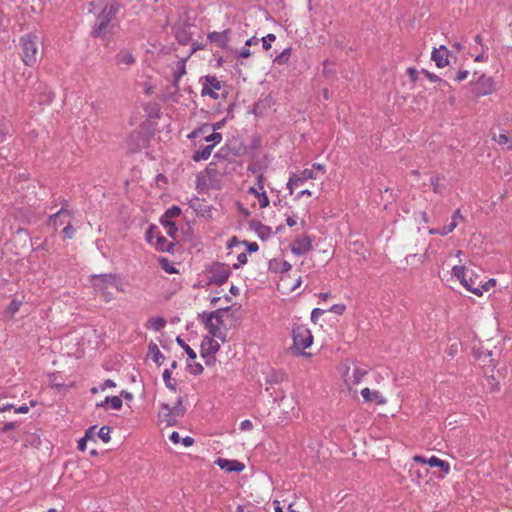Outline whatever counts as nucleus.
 <instances>
[{"instance_id":"obj_15","label":"nucleus","mask_w":512,"mask_h":512,"mask_svg":"<svg viewBox=\"0 0 512 512\" xmlns=\"http://www.w3.org/2000/svg\"><path fill=\"white\" fill-rule=\"evenodd\" d=\"M122 5L117 0H108L102 11L99 13L101 16H105L109 21H113L116 15L119 13Z\"/></svg>"},{"instance_id":"obj_5","label":"nucleus","mask_w":512,"mask_h":512,"mask_svg":"<svg viewBox=\"0 0 512 512\" xmlns=\"http://www.w3.org/2000/svg\"><path fill=\"white\" fill-rule=\"evenodd\" d=\"M228 310L229 307H226L217 309L211 313H203L201 316L202 322L213 337H219L220 326L223 324L222 314Z\"/></svg>"},{"instance_id":"obj_14","label":"nucleus","mask_w":512,"mask_h":512,"mask_svg":"<svg viewBox=\"0 0 512 512\" xmlns=\"http://www.w3.org/2000/svg\"><path fill=\"white\" fill-rule=\"evenodd\" d=\"M448 55V49L444 45H441L439 48L433 49L431 59L435 62L438 68H444L449 64Z\"/></svg>"},{"instance_id":"obj_61","label":"nucleus","mask_w":512,"mask_h":512,"mask_svg":"<svg viewBox=\"0 0 512 512\" xmlns=\"http://www.w3.org/2000/svg\"><path fill=\"white\" fill-rule=\"evenodd\" d=\"M291 269H292V265L287 261H283L280 265L279 271L281 273H285V272L290 271Z\"/></svg>"},{"instance_id":"obj_12","label":"nucleus","mask_w":512,"mask_h":512,"mask_svg":"<svg viewBox=\"0 0 512 512\" xmlns=\"http://www.w3.org/2000/svg\"><path fill=\"white\" fill-rule=\"evenodd\" d=\"M312 248V240L304 235L296 238L291 246V252L296 256H301L309 252Z\"/></svg>"},{"instance_id":"obj_43","label":"nucleus","mask_w":512,"mask_h":512,"mask_svg":"<svg viewBox=\"0 0 512 512\" xmlns=\"http://www.w3.org/2000/svg\"><path fill=\"white\" fill-rule=\"evenodd\" d=\"M221 140H222V134L218 133V132H213L210 135L205 137V141L206 142H212L213 143L212 145H214V146L216 144L220 143Z\"/></svg>"},{"instance_id":"obj_26","label":"nucleus","mask_w":512,"mask_h":512,"mask_svg":"<svg viewBox=\"0 0 512 512\" xmlns=\"http://www.w3.org/2000/svg\"><path fill=\"white\" fill-rule=\"evenodd\" d=\"M107 404H109L112 409L119 410L122 408L123 402L119 396H107L104 401L97 403V407H104Z\"/></svg>"},{"instance_id":"obj_53","label":"nucleus","mask_w":512,"mask_h":512,"mask_svg":"<svg viewBox=\"0 0 512 512\" xmlns=\"http://www.w3.org/2000/svg\"><path fill=\"white\" fill-rule=\"evenodd\" d=\"M247 255L245 253H240L238 256H237V261L238 263L234 264L233 267L235 269H238L240 266L244 265L247 263Z\"/></svg>"},{"instance_id":"obj_36","label":"nucleus","mask_w":512,"mask_h":512,"mask_svg":"<svg viewBox=\"0 0 512 512\" xmlns=\"http://www.w3.org/2000/svg\"><path fill=\"white\" fill-rule=\"evenodd\" d=\"M291 56V48L284 49L274 60L277 64H286Z\"/></svg>"},{"instance_id":"obj_34","label":"nucleus","mask_w":512,"mask_h":512,"mask_svg":"<svg viewBox=\"0 0 512 512\" xmlns=\"http://www.w3.org/2000/svg\"><path fill=\"white\" fill-rule=\"evenodd\" d=\"M175 37L182 45H187L189 41L191 40L190 34L184 30V29H176L175 30Z\"/></svg>"},{"instance_id":"obj_21","label":"nucleus","mask_w":512,"mask_h":512,"mask_svg":"<svg viewBox=\"0 0 512 512\" xmlns=\"http://www.w3.org/2000/svg\"><path fill=\"white\" fill-rule=\"evenodd\" d=\"M429 471L426 467H416L414 465H411L409 469V477L413 482L420 483L422 479L427 477Z\"/></svg>"},{"instance_id":"obj_27","label":"nucleus","mask_w":512,"mask_h":512,"mask_svg":"<svg viewBox=\"0 0 512 512\" xmlns=\"http://www.w3.org/2000/svg\"><path fill=\"white\" fill-rule=\"evenodd\" d=\"M213 148H214V145H207V146L203 147L202 149L197 150L193 154L192 159L196 162L207 160L210 157Z\"/></svg>"},{"instance_id":"obj_16","label":"nucleus","mask_w":512,"mask_h":512,"mask_svg":"<svg viewBox=\"0 0 512 512\" xmlns=\"http://www.w3.org/2000/svg\"><path fill=\"white\" fill-rule=\"evenodd\" d=\"M215 463L226 472H241L245 465L238 460L218 458Z\"/></svg>"},{"instance_id":"obj_10","label":"nucleus","mask_w":512,"mask_h":512,"mask_svg":"<svg viewBox=\"0 0 512 512\" xmlns=\"http://www.w3.org/2000/svg\"><path fill=\"white\" fill-rule=\"evenodd\" d=\"M221 88L222 83L216 76L207 75L204 77L201 94L202 96L209 95L212 99L217 100L219 98L217 91Z\"/></svg>"},{"instance_id":"obj_3","label":"nucleus","mask_w":512,"mask_h":512,"mask_svg":"<svg viewBox=\"0 0 512 512\" xmlns=\"http://www.w3.org/2000/svg\"><path fill=\"white\" fill-rule=\"evenodd\" d=\"M291 334L294 349L304 355L303 351L309 348L313 343V335L310 329L304 324L293 323Z\"/></svg>"},{"instance_id":"obj_24","label":"nucleus","mask_w":512,"mask_h":512,"mask_svg":"<svg viewBox=\"0 0 512 512\" xmlns=\"http://www.w3.org/2000/svg\"><path fill=\"white\" fill-rule=\"evenodd\" d=\"M148 356L159 366L164 361V355L159 350L158 346L153 342L148 345Z\"/></svg>"},{"instance_id":"obj_7","label":"nucleus","mask_w":512,"mask_h":512,"mask_svg":"<svg viewBox=\"0 0 512 512\" xmlns=\"http://www.w3.org/2000/svg\"><path fill=\"white\" fill-rule=\"evenodd\" d=\"M471 87L472 92L477 97L489 95L495 90L494 79L491 76L482 74L475 82L471 83Z\"/></svg>"},{"instance_id":"obj_6","label":"nucleus","mask_w":512,"mask_h":512,"mask_svg":"<svg viewBox=\"0 0 512 512\" xmlns=\"http://www.w3.org/2000/svg\"><path fill=\"white\" fill-rule=\"evenodd\" d=\"M180 214L181 209L174 205L167 209L160 218L161 225L166 229L167 235L172 239H176L178 232V228L172 219L180 216Z\"/></svg>"},{"instance_id":"obj_8","label":"nucleus","mask_w":512,"mask_h":512,"mask_svg":"<svg viewBox=\"0 0 512 512\" xmlns=\"http://www.w3.org/2000/svg\"><path fill=\"white\" fill-rule=\"evenodd\" d=\"M317 175L313 169H304L297 173H291L287 182V188L290 194L293 193L294 187L304 184L306 181L316 179Z\"/></svg>"},{"instance_id":"obj_35","label":"nucleus","mask_w":512,"mask_h":512,"mask_svg":"<svg viewBox=\"0 0 512 512\" xmlns=\"http://www.w3.org/2000/svg\"><path fill=\"white\" fill-rule=\"evenodd\" d=\"M466 268L462 265H456L452 268V275L461 282L466 279Z\"/></svg>"},{"instance_id":"obj_56","label":"nucleus","mask_w":512,"mask_h":512,"mask_svg":"<svg viewBox=\"0 0 512 512\" xmlns=\"http://www.w3.org/2000/svg\"><path fill=\"white\" fill-rule=\"evenodd\" d=\"M431 185H432L433 191L435 193H441L442 192V187H441V185L438 182V178H431Z\"/></svg>"},{"instance_id":"obj_59","label":"nucleus","mask_w":512,"mask_h":512,"mask_svg":"<svg viewBox=\"0 0 512 512\" xmlns=\"http://www.w3.org/2000/svg\"><path fill=\"white\" fill-rule=\"evenodd\" d=\"M451 219L453 221L457 222V224L459 223V221H463L464 217H463V215L461 213V210L460 209L455 210L454 213L451 216Z\"/></svg>"},{"instance_id":"obj_45","label":"nucleus","mask_w":512,"mask_h":512,"mask_svg":"<svg viewBox=\"0 0 512 512\" xmlns=\"http://www.w3.org/2000/svg\"><path fill=\"white\" fill-rule=\"evenodd\" d=\"M326 312V310L321 308H314L311 312V321L316 324L318 319Z\"/></svg>"},{"instance_id":"obj_40","label":"nucleus","mask_w":512,"mask_h":512,"mask_svg":"<svg viewBox=\"0 0 512 512\" xmlns=\"http://www.w3.org/2000/svg\"><path fill=\"white\" fill-rule=\"evenodd\" d=\"M452 231L448 226H443L441 228H431L429 229L428 233L431 235H440V236H446Z\"/></svg>"},{"instance_id":"obj_39","label":"nucleus","mask_w":512,"mask_h":512,"mask_svg":"<svg viewBox=\"0 0 512 512\" xmlns=\"http://www.w3.org/2000/svg\"><path fill=\"white\" fill-rule=\"evenodd\" d=\"M21 304L22 302L20 300L13 299L7 307V313L13 316L15 313L19 311Z\"/></svg>"},{"instance_id":"obj_42","label":"nucleus","mask_w":512,"mask_h":512,"mask_svg":"<svg viewBox=\"0 0 512 512\" xmlns=\"http://www.w3.org/2000/svg\"><path fill=\"white\" fill-rule=\"evenodd\" d=\"M54 94L47 87L44 88L43 98L39 99V103L49 104L53 101Z\"/></svg>"},{"instance_id":"obj_62","label":"nucleus","mask_w":512,"mask_h":512,"mask_svg":"<svg viewBox=\"0 0 512 512\" xmlns=\"http://www.w3.org/2000/svg\"><path fill=\"white\" fill-rule=\"evenodd\" d=\"M169 439L174 444H178V443H180L181 437H180V434L178 432L174 431V432H172L170 434Z\"/></svg>"},{"instance_id":"obj_2","label":"nucleus","mask_w":512,"mask_h":512,"mask_svg":"<svg viewBox=\"0 0 512 512\" xmlns=\"http://www.w3.org/2000/svg\"><path fill=\"white\" fill-rule=\"evenodd\" d=\"M90 283L97 294L105 302H110L114 299V295L109 291L115 284V274H99L91 276Z\"/></svg>"},{"instance_id":"obj_33","label":"nucleus","mask_w":512,"mask_h":512,"mask_svg":"<svg viewBox=\"0 0 512 512\" xmlns=\"http://www.w3.org/2000/svg\"><path fill=\"white\" fill-rule=\"evenodd\" d=\"M176 342L185 351V353L187 354L189 359H191V360L196 359V357H197L196 352L188 344H186L185 341L181 337L178 336L176 338Z\"/></svg>"},{"instance_id":"obj_47","label":"nucleus","mask_w":512,"mask_h":512,"mask_svg":"<svg viewBox=\"0 0 512 512\" xmlns=\"http://www.w3.org/2000/svg\"><path fill=\"white\" fill-rule=\"evenodd\" d=\"M495 285H496V280L494 278H490L486 282H484L483 284L479 285V287H480V289L482 290V293H483L484 291H489Z\"/></svg>"},{"instance_id":"obj_54","label":"nucleus","mask_w":512,"mask_h":512,"mask_svg":"<svg viewBox=\"0 0 512 512\" xmlns=\"http://www.w3.org/2000/svg\"><path fill=\"white\" fill-rule=\"evenodd\" d=\"M494 140L499 144V145H505V144H508L510 142V139L509 137L504 134V133H501L499 134L497 137H494Z\"/></svg>"},{"instance_id":"obj_58","label":"nucleus","mask_w":512,"mask_h":512,"mask_svg":"<svg viewBox=\"0 0 512 512\" xmlns=\"http://www.w3.org/2000/svg\"><path fill=\"white\" fill-rule=\"evenodd\" d=\"M116 386V383L111 379H106L100 386L101 390H106L107 388H113Z\"/></svg>"},{"instance_id":"obj_37","label":"nucleus","mask_w":512,"mask_h":512,"mask_svg":"<svg viewBox=\"0 0 512 512\" xmlns=\"http://www.w3.org/2000/svg\"><path fill=\"white\" fill-rule=\"evenodd\" d=\"M110 433H111V428L109 426H102L99 430H98V437L104 442V443H108L110 441Z\"/></svg>"},{"instance_id":"obj_49","label":"nucleus","mask_w":512,"mask_h":512,"mask_svg":"<svg viewBox=\"0 0 512 512\" xmlns=\"http://www.w3.org/2000/svg\"><path fill=\"white\" fill-rule=\"evenodd\" d=\"M422 73L426 76L427 79H429L431 82H442V79L437 76L434 73H431L427 70H422ZM444 84H447V82L443 81Z\"/></svg>"},{"instance_id":"obj_17","label":"nucleus","mask_w":512,"mask_h":512,"mask_svg":"<svg viewBox=\"0 0 512 512\" xmlns=\"http://www.w3.org/2000/svg\"><path fill=\"white\" fill-rule=\"evenodd\" d=\"M158 417L159 421L165 423L167 426H174L177 424V417L174 415V412L168 404L161 405Z\"/></svg>"},{"instance_id":"obj_18","label":"nucleus","mask_w":512,"mask_h":512,"mask_svg":"<svg viewBox=\"0 0 512 512\" xmlns=\"http://www.w3.org/2000/svg\"><path fill=\"white\" fill-rule=\"evenodd\" d=\"M361 395L364 398L365 402L375 403L377 405H382L386 403V399L377 390L371 391L369 388L366 387L361 390Z\"/></svg>"},{"instance_id":"obj_19","label":"nucleus","mask_w":512,"mask_h":512,"mask_svg":"<svg viewBox=\"0 0 512 512\" xmlns=\"http://www.w3.org/2000/svg\"><path fill=\"white\" fill-rule=\"evenodd\" d=\"M117 65L131 66L136 62L132 51L126 48L121 49L115 56Z\"/></svg>"},{"instance_id":"obj_29","label":"nucleus","mask_w":512,"mask_h":512,"mask_svg":"<svg viewBox=\"0 0 512 512\" xmlns=\"http://www.w3.org/2000/svg\"><path fill=\"white\" fill-rule=\"evenodd\" d=\"M186 73L185 60H180L177 63V68L173 74V86L178 89L181 77Z\"/></svg>"},{"instance_id":"obj_38","label":"nucleus","mask_w":512,"mask_h":512,"mask_svg":"<svg viewBox=\"0 0 512 512\" xmlns=\"http://www.w3.org/2000/svg\"><path fill=\"white\" fill-rule=\"evenodd\" d=\"M160 264L162 269L168 274H174L178 272L177 269L166 258H161Z\"/></svg>"},{"instance_id":"obj_44","label":"nucleus","mask_w":512,"mask_h":512,"mask_svg":"<svg viewBox=\"0 0 512 512\" xmlns=\"http://www.w3.org/2000/svg\"><path fill=\"white\" fill-rule=\"evenodd\" d=\"M187 368L193 375H199L203 372V366L200 363L188 364Z\"/></svg>"},{"instance_id":"obj_20","label":"nucleus","mask_w":512,"mask_h":512,"mask_svg":"<svg viewBox=\"0 0 512 512\" xmlns=\"http://www.w3.org/2000/svg\"><path fill=\"white\" fill-rule=\"evenodd\" d=\"M208 39L212 43H217L220 47H225L229 41V31L224 30L222 32H210Z\"/></svg>"},{"instance_id":"obj_57","label":"nucleus","mask_w":512,"mask_h":512,"mask_svg":"<svg viewBox=\"0 0 512 512\" xmlns=\"http://www.w3.org/2000/svg\"><path fill=\"white\" fill-rule=\"evenodd\" d=\"M412 460H413V462H415V463H420V464H422V466H424V467H425V465H428V458H425V457H423V456H421V455H415V456H413Z\"/></svg>"},{"instance_id":"obj_1","label":"nucleus","mask_w":512,"mask_h":512,"mask_svg":"<svg viewBox=\"0 0 512 512\" xmlns=\"http://www.w3.org/2000/svg\"><path fill=\"white\" fill-rule=\"evenodd\" d=\"M19 44L23 63L28 67L34 66L38 59V36L33 32L26 33L20 37Z\"/></svg>"},{"instance_id":"obj_55","label":"nucleus","mask_w":512,"mask_h":512,"mask_svg":"<svg viewBox=\"0 0 512 512\" xmlns=\"http://www.w3.org/2000/svg\"><path fill=\"white\" fill-rule=\"evenodd\" d=\"M468 74L469 73H468L467 70H459L456 73L455 80L458 81V82H461V81L465 80L468 77Z\"/></svg>"},{"instance_id":"obj_31","label":"nucleus","mask_w":512,"mask_h":512,"mask_svg":"<svg viewBox=\"0 0 512 512\" xmlns=\"http://www.w3.org/2000/svg\"><path fill=\"white\" fill-rule=\"evenodd\" d=\"M461 284L471 293L475 294L476 296H482V290L480 289L479 285L476 286V281L472 278L465 279Z\"/></svg>"},{"instance_id":"obj_64","label":"nucleus","mask_w":512,"mask_h":512,"mask_svg":"<svg viewBox=\"0 0 512 512\" xmlns=\"http://www.w3.org/2000/svg\"><path fill=\"white\" fill-rule=\"evenodd\" d=\"M286 223L289 227H293L297 224V216L292 215L286 218Z\"/></svg>"},{"instance_id":"obj_28","label":"nucleus","mask_w":512,"mask_h":512,"mask_svg":"<svg viewBox=\"0 0 512 512\" xmlns=\"http://www.w3.org/2000/svg\"><path fill=\"white\" fill-rule=\"evenodd\" d=\"M156 248L162 252H171L174 244L168 241L165 237L157 235L156 236Z\"/></svg>"},{"instance_id":"obj_41","label":"nucleus","mask_w":512,"mask_h":512,"mask_svg":"<svg viewBox=\"0 0 512 512\" xmlns=\"http://www.w3.org/2000/svg\"><path fill=\"white\" fill-rule=\"evenodd\" d=\"M276 39V36L272 33L267 34L265 37L261 39L262 46L264 50H269L271 48L272 42H274Z\"/></svg>"},{"instance_id":"obj_25","label":"nucleus","mask_w":512,"mask_h":512,"mask_svg":"<svg viewBox=\"0 0 512 512\" xmlns=\"http://www.w3.org/2000/svg\"><path fill=\"white\" fill-rule=\"evenodd\" d=\"M70 216V213L64 206L53 215L49 216L48 224L56 228L58 225L63 224L62 217Z\"/></svg>"},{"instance_id":"obj_22","label":"nucleus","mask_w":512,"mask_h":512,"mask_svg":"<svg viewBox=\"0 0 512 512\" xmlns=\"http://www.w3.org/2000/svg\"><path fill=\"white\" fill-rule=\"evenodd\" d=\"M367 373L368 368L355 366L353 369L352 376L347 379V382L352 385H357L363 380Z\"/></svg>"},{"instance_id":"obj_46","label":"nucleus","mask_w":512,"mask_h":512,"mask_svg":"<svg viewBox=\"0 0 512 512\" xmlns=\"http://www.w3.org/2000/svg\"><path fill=\"white\" fill-rule=\"evenodd\" d=\"M346 310V306L344 304H334L332 305L328 311L335 313L337 315H342Z\"/></svg>"},{"instance_id":"obj_13","label":"nucleus","mask_w":512,"mask_h":512,"mask_svg":"<svg viewBox=\"0 0 512 512\" xmlns=\"http://www.w3.org/2000/svg\"><path fill=\"white\" fill-rule=\"evenodd\" d=\"M219 349L220 345L214 337L212 335L206 336L201 344V356L203 358L210 356L211 359H214V355L219 351Z\"/></svg>"},{"instance_id":"obj_9","label":"nucleus","mask_w":512,"mask_h":512,"mask_svg":"<svg viewBox=\"0 0 512 512\" xmlns=\"http://www.w3.org/2000/svg\"><path fill=\"white\" fill-rule=\"evenodd\" d=\"M112 28V22L105 18V16L103 17L98 14L91 34L96 38H107L110 35Z\"/></svg>"},{"instance_id":"obj_30","label":"nucleus","mask_w":512,"mask_h":512,"mask_svg":"<svg viewBox=\"0 0 512 512\" xmlns=\"http://www.w3.org/2000/svg\"><path fill=\"white\" fill-rule=\"evenodd\" d=\"M166 323L163 317H152L148 320L146 327L154 331H160L165 327Z\"/></svg>"},{"instance_id":"obj_63","label":"nucleus","mask_w":512,"mask_h":512,"mask_svg":"<svg viewBox=\"0 0 512 512\" xmlns=\"http://www.w3.org/2000/svg\"><path fill=\"white\" fill-rule=\"evenodd\" d=\"M180 442H182V444L185 446V447H190L191 445H193L194 443V438L190 437V436H186L184 438H181Z\"/></svg>"},{"instance_id":"obj_51","label":"nucleus","mask_w":512,"mask_h":512,"mask_svg":"<svg viewBox=\"0 0 512 512\" xmlns=\"http://www.w3.org/2000/svg\"><path fill=\"white\" fill-rule=\"evenodd\" d=\"M74 232L75 230L70 223L62 230L64 237L68 239H71L74 236Z\"/></svg>"},{"instance_id":"obj_23","label":"nucleus","mask_w":512,"mask_h":512,"mask_svg":"<svg viewBox=\"0 0 512 512\" xmlns=\"http://www.w3.org/2000/svg\"><path fill=\"white\" fill-rule=\"evenodd\" d=\"M428 465L430 467L440 468L443 475H447L450 472V464L447 461L441 460L434 455L428 458Z\"/></svg>"},{"instance_id":"obj_60","label":"nucleus","mask_w":512,"mask_h":512,"mask_svg":"<svg viewBox=\"0 0 512 512\" xmlns=\"http://www.w3.org/2000/svg\"><path fill=\"white\" fill-rule=\"evenodd\" d=\"M252 427H253V424L250 420H243L240 423V429L242 431L250 430V429H252Z\"/></svg>"},{"instance_id":"obj_48","label":"nucleus","mask_w":512,"mask_h":512,"mask_svg":"<svg viewBox=\"0 0 512 512\" xmlns=\"http://www.w3.org/2000/svg\"><path fill=\"white\" fill-rule=\"evenodd\" d=\"M171 410L174 412V415L176 417H181L184 414V407L182 406L181 399L178 400L177 404L171 408Z\"/></svg>"},{"instance_id":"obj_52","label":"nucleus","mask_w":512,"mask_h":512,"mask_svg":"<svg viewBox=\"0 0 512 512\" xmlns=\"http://www.w3.org/2000/svg\"><path fill=\"white\" fill-rule=\"evenodd\" d=\"M407 74L412 82H416L418 79L419 71L414 67H409L407 69Z\"/></svg>"},{"instance_id":"obj_50","label":"nucleus","mask_w":512,"mask_h":512,"mask_svg":"<svg viewBox=\"0 0 512 512\" xmlns=\"http://www.w3.org/2000/svg\"><path fill=\"white\" fill-rule=\"evenodd\" d=\"M96 428V426H92L85 434V437H83L79 443H78V449L81 450V451H84L85 448H86V444H85V441H86V438L89 437V434L92 432V430H94Z\"/></svg>"},{"instance_id":"obj_32","label":"nucleus","mask_w":512,"mask_h":512,"mask_svg":"<svg viewBox=\"0 0 512 512\" xmlns=\"http://www.w3.org/2000/svg\"><path fill=\"white\" fill-rule=\"evenodd\" d=\"M171 371L170 369H165L163 371V381L165 383V386L172 392H176L177 390V384L175 381L172 380L171 377Z\"/></svg>"},{"instance_id":"obj_11","label":"nucleus","mask_w":512,"mask_h":512,"mask_svg":"<svg viewBox=\"0 0 512 512\" xmlns=\"http://www.w3.org/2000/svg\"><path fill=\"white\" fill-rule=\"evenodd\" d=\"M263 180H264V176L262 174H260L258 177H257V188L256 187H251L249 188V193L250 194H253L259 201V206L261 208H266L268 205H269V198L266 194V192L264 191V183H263Z\"/></svg>"},{"instance_id":"obj_4","label":"nucleus","mask_w":512,"mask_h":512,"mask_svg":"<svg viewBox=\"0 0 512 512\" xmlns=\"http://www.w3.org/2000/svg\"><path fill=\"white\" fill-rule=\"evenodd\" d=\"M231 275L230 267L223 263H213L207 269L208 284H224Z\"/></svg>"}]
</instances>
